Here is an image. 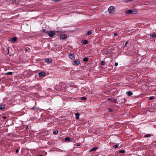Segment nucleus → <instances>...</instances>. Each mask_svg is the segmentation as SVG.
I'll return each instance as SVG.
<instances>
[{
	"mask_svg": "<svg viewBox=\"0 0 156 156\" xmlns=\"http://www.w3.org/2000/svg\"><path fill=\"white\" fill-rule=\"evenodd\" d=\"M2 118L3 119H6V116H3L2 117Z\"/></svg>",
	"mask_w": 156,
	"mask_h": 156,
	"instance_id": "36",
	"label": "nucleus"
},
{
	"mask_svg": "<svg viewBox=\"0 0 156 156\" xmlns=\"http://www.w3.org/2000/svg\"><path fill=\"white\" fill-rule=\"evenodd\" d=\"M114 7L112 6H110L108 9V12L111 14L113 13L114 12Z\"/></svg>",
	"mask_w": 156,
	"mask_h": 156,
	"instance_id": "2",
	"label": "nucleus"
},
{
	"mask_svg": "<svg viewBox=\"0 0 156 156\" xmlns=\"http://www.w3.org/2000/svg\"><path fill=\"white\" fill-rule=\"evenodd\" d=\"M154 98V97L153 96L151 97L150 98L149 100H153Z\"/></svg>",
	"mask_w": 156,
	"mask_h": 156,
	"instance_id": "33",
	"label": "nucleus"
},
{
	"mask_svg": "<svg viewBox=\"0 0 156 156\" xmlns=\"http://www.w3.org/2000/svg\"><path fill=\"white\" fill-rule=\"evenodd\" d=\"M69 57L71 59L73 60L75 59V55L73 54H70L69 55Z\"/></svg>",
	"mask_w": 156,
	"mask_h": 156,
	"instance_id": "7",
	"label": "nucleus"
},
{
	"mask_svg": "<svg viewBox=\"0 0 156 156\" xmlns=\"http://www.w3.org/2000/svg\"><path fill=\"white\" fill-rule=\"evenodd\" d=\"M151 136L150 134H147L145 135L144 136L145 137H148Z\"/></svg>",
	"mask_w": 156,
	"mask_h": 156,
	"instance_id": "22",
	"label": "nucleus"
},
{
	"mask_svg": "<svg viewBox=\"0 0 156 156\" xmlns=\"http://www.w3.org/2000/svg\"><path fill=\"white\" fill-rule=\"evenodd\" d=\"M129 42L128 41H126L125 44L124 46L125 47L129 43Z\"/></svg>",
	"mask_w": 156,
	"mask_h": 156,
	"instance_id": "29",
	"label": "nucleus"
},
{
	"mask_svg": "<svg viewBox=\"0 0 156 156\" xmlns=\"http://www.w3.org/2000/svg\"><path fill=\"white\" fill-rule=\"evenodd\" d=\"M126 94L128 95L129 96H130L131 95H132V94H133L132 92L130 91H128L126 92Z\"/></svg>",
	"mask_w": 156,
	"mask_h": 156,
	"instance_id": "13",
	"label": "nucleus"
},
{
	"mask_svg": "<svg viewBox=\"0 0 156 156\" xmlns=\"http://www.w3.org/2000/svg\"><path fill=\"white\" fill-rule=\"evenodd\" d=\"M98 148V147H94V148L91 149L90 150V151L91 152V151H95L96 150H97Z\"/></svg>",
	"mask_w": 156,
	"mask_h": 156,
	"instance_id": "14",
	"label": "nucleus"
},
{
	"mask_svg": "<svg viewBox=\"0 0 156 156\" xmlns=\"http://www.w3.org/2000/svg\"><path fill=\"white\" fill-rule=\"evenodd\" d=\"M10 2L13 3H15L16 4H17L20 2L19 0H10Z\"/></svg>",
	"mask_w": 156,
	"mask_h": 156,
	"instance_id": "5",
	"label": "nucleus"
},
{
	"mask_svg": "<svg viewBox=\"0 0 156 156\" xmlns=\"http://www.w3.org/2000/svg\"><path fill=\"white\" fill-rule=\"evenodd\" d=\"M108 111L111 112L113 111V110L112 108H109L108 109Z\"/></svg>",
	"mask_w": 156,
	"mask_h": 156,
	"instance_id": "31",
	"label": "nucleus"
},
{
	"mask_svg": "<svg viewBox=\"0 0 156 156\" xmlns=\"http://www.w3.org/2000/svg\"><path fill=\"white\" fill-rule=\"evenodd\" d=\"M39 75L40 76H43L45 75V73L44 72H41L39 73Z\"/></svg>",
	"mask_w": 156,
	"mask_h": 156,
	"instance_id": "9",
	"label": "nucleus"
},
{
	"mask_svg": "<svg viewBox=\"0 0 156 156\" xmlns=\"http://www.w3.org/2000/svg\"><path fill=\"white\" fill-rule=\"evenodd\" d=\"M88 41L87 40H84V41H82V44H88Z\"/></svg>",
	"mask_w": 156,
	"mask_h": 156,
	"instance_id": "12",
	"label": "nucleus"
},
{
	"mask_svg": "<svg viewBox=\"0 0 156 156\" xmlns=\"http://www.w3.org/2000/svg\"><path fill=\"white\" fill-rule=\"evenodd\" d=\"M58 130H55L53 131V133L54 134H57L58 133Z\"/></svg>",
	"mask_w": 156,
	"mask_h": 156,
	"instance_id": "19",
	"label": "nucleus"
},
{
	"mask_svg": "<svg viewBox=\"0 0 156 156\" xmlns=\"http://www.w3.org/2000/svg\"><path fill=\"white\" fill-rule=\"evenodd\" d=\"M51 1L55 2H58L61 1V0H51Z\"/></svg>",
	"mask_w": 156,
	"mask_h": 156,
	"instance_id": "26",
	"label": "nucleus"
},
{
	"mask_svg": "<svg viewBox=\"0 0 156 156\" xmlns=\"http://www.w3.org/2000/svg\"><path fill=\"white\" fill-rule=\"evenodd\" d=\"M42 156V155H39V156Z\"/></svg>",
	"mask_w": 156,
	"mask_h": 156,
	"instance_id": "40",
	"label": "nucleus"
},
{
	"mask_svg": "<svg viewBox=\"0 0 156 156\" xmlns=\"http://www.w3.org/2000/svg\"><path fill=\"white\" fill-rule=\"evenodd\" d=\"M28 49H27V48H25V51H28Z\"/></svg>",
	"mask_w": 156,
	"mask_h": 156,
	"instance_id": "37",
	"label": "nucleus"
},
{
	"mask_svg": "<svg viewBox=\"0 0 156 156\" xmlns=\"http://www.w3.org/2000/svg\"><path fill=\"white\" fill-rule=\"evenodd\" d=\"M137 12L136 11H134L133 10H129L127 11L126 13L128 14H136Z\"/></svg>",
	"mask_w": 156,
	"mask_h": 156,
	"instance_id": "3",
	"label": "nucleus"
},
{
	"mask_svg": "<svg viewBox=\"0 0 156 156\" xmlns=\"http://www.w3.org/2000/svg\"><path fill=\"white\" fill-rule=\"evenodd\" d=\"M80 144H78L77 146H80Z\"/></svg>",
	"mask_w": 156,
	"mask_h": 156,
	"instance_id": "39",
	"label": "nucleus"
},
{
	"mask_svg": "<svg viewBox=\"0 0 156 156\" xmlns=\"http://www.w3.org/2000/svg\"><path fill=\"white\" fill-rule=\"evenodd\" d=\"M70 138H69V137H66L65 138V140L66 141H69L70 140Z\"/></svg>",
	"mask_w": 156,
	"mask_h": 156,
	"instance_id": "18",
	"label": "nucleus"
},
{
	"mask_svg": "<svg viewBox=\"0 0 156 156\" xmlns=\"http://www.w3.org/2000/svg\"><path fill=\"white\" fill-rule=\"evenodd\" d=\"M58 31H47V34H48V36L50 37H52L55 35V33H58Z\"/></svg>",
	"mask_w": 156,
	"mask_h": 156,
	"instance_id": "1",
	"label": "nucleus"
},
{
	"mask_svg": "<svg viewBox=\"0 0 156 156\" xmlns=\"http://www.w3.org/2000/svg\"><path fill=\"white\" fill-rule=\"evenodd\" d=\"M43 32L47 34V31L45 29H44L43 30Z\"/></svg>",
	"mask_w": 156,
	"mask_h": 156,
	"instance_id": "32",
	"label": "nucleus"
},
{
	"mask_svg": "<svg viewBox=\"0 0 156 156\" xmlns=\"http://www.w3.org/2000/svg\"><path fill=\"white\" fill-rule=\"evenodd\" d=\"M87 99V98L86 97H82L81 98V99L82 100H86Z\"/></svg>",
	"mask_w": 156,
	"mask_h": 156,
	"instance_id": "27",
	"label": "nucleus"
},
{
	"mask_svg": "<svg viewBox=\"0 0 156 156\" xmlns=\"http://www.w3.org/2000/svg\"><path fill=\"white\" fill-rule=\"evenodd\" d=\"M125 152V150H121L119 151V153H124Z\"/></svg>",
	"mask_w": 156,
	"mask_h": 156,
	"instance_id": "24",
	"label": "nucleus"
},
{
	"mask_svg": "<svg viewBox=\"0 0 156 156\" xmlns=\"http://www.w3.org/2000/svg\"><path fill=\"white\" fill-rule=\"evenodd\" d=\"M44 62L47 63H51L52 62V60L50 58H47L44 59Z\"/></svg>",
	"mask_w": 156,
	"mask_h": 156,
	"instance_id": "6",
	"label": "nucleus"
},
{
	"mask_svg": "<svg viewBox=\"0 0 156 156\" xmlns=\"http://www.w3.org/2000/svg\"><path fill=\"white\" fill-rule=\"evenodd\" d=\"M5 108V106L4 105H0V110H3Z\"/></svg>",
	"mask_w": 156,
	"mask_h": 156,
	"instance_id": "15",
	"label": "nucleus"
},
{
	"mask_svg": "<svg viewBox=\"0 0 156 156\" xmlns=\"http://www.w3.org/2000/svg\"><path fill=\"white\" fill-rule=\"evenodd\" d=\"M101 64L102 65H105V62L104 61H102L101 62Z\"/></svg>",
	"mask_w": 156,
	"mask_h": 156,
	"instance_id": "28",
	"label": "nucleus"
},
{
	"mask_svg": "<svg viewBox=\"0 0 156 156\" xmlns=\"http://www.w3.org/2000/svg\"><path fill=\"white\" fill-rule=\"evenodd\" d=\"M153 38H154L156 37V34H153L151 36Z\"/></svg>",
	"mask_w": 156,
	"mask_h": 156,
	"instance_id": "25",
	"label": "nucleus"
},
{
	"mask_svg": "<svg viewBox=\"0 0 156 156\" xmlns=\"http://www.w3.org/2000/svg\"><path fill=\"white\" fill-rule=\"evenodd\" d=\"M60 38L62 39H65L67 37V36L66 35H62L60 36Z\"/></svg>",
	"mask_w": 156,
	"mask_h": 156,
	"instance_id": "10",
	"label": "nucleus"
},
{
	"mask_svg": "<svg viewBox=\"0 0 156 156\" xmlns=\"http://www.w3.org/2000/svg\"><path fill=\"white\" fill-rule=\"evenodd\" d=\"M19 150L18 149H16V153H18L19 152Z\"/></svg>",
	"mask_w": 156,
	"mask_h": 156,
	"instance_id": "35",
	"label": "nucleus"
},
{
	"mask_svg": "<svg viewBox=\"0 0 156 156\" xmlns=\"http://www.w3.org/2000/svg\"><path fill=\"white\" fill-rule=\"evenodd\" d=\"M17 40V38L16 37H13L12 38H11L10 39V41L12 42V43H14L15 42L16 40Z\"/></svg>",
	"mask_w": 156,
	"mask_h": 156,
	"instance_id": "8",
	"label": "nucleus"
},
{
	"mask_svg": "<svg viewBox=\"0 0 156 156\" xmlns=\"http://www.w3.org/2000/svg\"><path fill=\"white\" fill-rule=\"evenodd\" d=\"M122 0L124 2H129L132 1H133V0Z\"/></svg>",
	"mask_w": 156,
	"mask_h": 156,
	"instance_id": "23",
	"label": "nucleus"
},
{
	"mask_svg": "<svg viewBox=\"0 0 156 156\" xmlns=\"http://www.w3.org/2000/svg\"><path fill=\"white\" fill-rule=\"evenodd\" d=\"M8 53H9V48H8Z\"/></svg>",
	"mask_w": 156,
	"mask_h": 156,
	"instance_id": "38",
	"label": "nucleus"
},
{
	"mask_svg": "<svg viewBox=\"0 0 156 156\" xmlns=\"http://www.w3.org/2000/svg\"><path fill=\"white\" fill-rule=\"evenodd\" d=\"M119 146V145L118 144H116V145H114L113 146V147L115 148H117Z\"/></svg>",
	"mask_w": 156,
	"mask_h": 156,
	"instance_id": "21",
	"label": "nucleus"
},
{
	"mask_svg": "<svg viewBox=\"0 0 156 156\" xmlns=\"http://www.w3.org/2000/svg\"><path fill=\"white\" fill-rule=\"evenodd\" d=\"M6 74L7 75H11L12 74V72H8L6 73Z\"/></svg>",
	"mask_w": 156,
	"mask_h": 156,
	"instance_id": "20",
	"label": "nucleus"
},
{
	"mask_svg": "<svg viewBox=\"0 0 156 156\" xmlns=\"http://www.w3.org/2000/svg\"><path fill=\"white\" fill-rule=\"evenodd\" d=\"M118 63L117 62H115V66H117L118 65Z\"/></svg>",
	"mask_w": 156,
	"mask_h": 156,
	"instance_id": "34",
	"label": "nucleus"
},
{
	"mask_svg": "<svg viewBox=\"0 0 156 156\" xmlns=\"http://www.w3.org/2000/svg\"><path fill=\"white\" fill-rule=\"evenodd\" d=\"M110 99V98H108V100H109V99Z\"/></svg>",
	"mask_w": 156,
	"mask_h": 156,
	"instance_id": "41",
	"label": "nucleus"
},
{
	"mask_svg": "<svg viewBox=\"0 0 156 156\" xmlns=\"http://www.w3.org/2000/svg\"><path fill=\"white\" fill-rule=\"evenodd\" d=\"M80 63V61L79 60H77L73 62V64L74 66H78Z\"/></svg>",
	"mask_w": 156,
	"mask_h": 156,
	"instance_id": "4",
	"label": "nucleus"
},
{
	"mask_svg": "<svg viewBox=\"0 0 156 156\" xmlns=\"http://www.w3.org/2000/svg\"><path fill=\"white\" fill-rule=\"evenodd\" d=\"M83 61L85 62H87L88 61V58L87 57H85L83 59Z\"/></svg>",
	"mask_w": 156,
	"mask_h": 156,
	"instance_id": "17",
	"label": "nucleus"
},
{
	"mask_svg": "<svg viewBox=\"0 0 156 156\" xmlns=\"http://www.w3.org/2000/svg\"><path fill=\"white\" fill-rule=\"evenodd\" d=\"M118 35V34L117 33H115L114 34V37H116Z\"/></svg>",
	"mask_w": 156,
	"mask_h": 156,
	"instance_id": "30",
	"label": "nucleus"
},
{
	"mask_svg": "<svg viewBox=\"0 0 156 156\" xmlns=\"http://www.w3.org/2000/svg\"><path fill=\"white\" fill-rule=\"evenodd\" d=\"M92 33V31L91 30H90L88 31L87 33V36H89Z\"/></svg>",
	"mask_w": 156,
	"mask_h": 156,
	"instance_id": "16",
	"label": "nucleus"
},
{
	"mask_svg": "<svg viewBox=\"0 0 156 156\" xmlns=\"http://www.w3.org/2000/svg\"><path fill=\"white\" fill-rule=\"evenodd\" d=\"M75 115L76 116V119H79V116L80 115V114L78 113H75Z\"/></svg>",
	"mask_w": 156,
	"mask_h": 156,
	"instance_id": "11",
	"label": "nucleus"
}]
</instances>
